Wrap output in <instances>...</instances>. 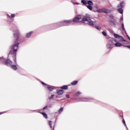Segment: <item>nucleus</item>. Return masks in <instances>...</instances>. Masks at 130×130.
Segmentation results:
<instances>
[{
  "label": "nucleus",
  "mask_w": 130,
  "mask_h": 130,
  "mask_svg": "<svg viewBox=\"0 0 130 130\" xmlns=\"http://www.w3.org/2000/svg\"><path fill=\"white\" fill-rule=\"evenodd\" d=\"M53 130H54V126L53 127Z\"/></svg>",
  "instance_id": "39"
},
{
  "label": "nucleus",
  "mask_w": 130,
  "mask_h": 130,
  "mask_svg": "<svg viewBox=\"0 0 130 130\" xmlns=\"http://www.w3.org/2000/svg\"><path fill=\"white\" fill-rule=\"evenodd\" d=\"M16 52H17V49H13L10 51V53H13V54H16Z\"/></svg>",
  "instance_id": "19"
},
{
  "label": "nucleus",
  "mask_w": 130,
  "mask_h": 130,
  "mask_svg": "<svg viewBox=\"0 0 130 130\" xmlns=\"http://www.w3.org/2000/svg\"><path fill=\"white\" fill-rule=\"evenodd\" d=\"M118 12H119V13H120V14H122L123 11L122 10V9H118Z\"/></svg>",
  "instance_id": "22"
},
{
  "label": "nucleus",
  "mask_w": 130,
  "mask_h": 130,
  "mask_svg": "<svg viewBox=\"0 0 130 130\" xmlns=\"http://www.w3.org/2000/svg\"><path fill=\"white\" fill-rule=\"evenodd\" d=\"M95 12H97V13H103V9H98L96 10L95 11H94Z\"/></svg>",
  "instance_id": "17"
},
{
  "label": "nucleus",
  "mask_w": 130,
  "mask_h": 130,
  "mask_svg": "<svg viewBox=\"0 0 130 130\" xmlns=\"http://www.w3.org/2000/svg\"><path fill=\"white\" fill-rule=\"evenodd\" d=\"M47 107H48V106H45V107H44L43 108V110H45V109H46V108H47Z\"/></svg>",
  "instance_id": "36"
},
{
  "label": "nucleus",
  "mask_w": 130,
  "mask_h": 130,
  "mask_svg": "<svg viewBox=\"0 0 130 130\" xmlns=\"http://www.w3.org/2000/svg\"><path fill=\"white\" fill-rule=\"evenodd\" d=\"M72 22H73V21L72 20H67L64 21V24H71Z\"/></svg>",
  "instance_id": "18"
},
{
  "label": "nucleus",
  "mask_w": 130,
  "mask_h": 130,
  "mask_svg": "<svg viewBox=\"0 0 130 130\" xmlns=\"http://www.w3.org/2000/svg\"><path fill=\"white\" fill-rule=\"evenodd\" d=\"M8 17H9V18H14V17H15V14H11V16L8 15Z\"/></svg>",
  "instance_id": "27"
},
{
  "label": "nucleus",
  "mask_w": 130,
  "mask_h": 130,
  "mask_svg": "<svg viewBox=\"0 0 130 130\" xmlns=\"http://www.w3.org/2000/svg\"><path fill=\"white\" fill-rule=\"evenodd\" d=\"M41 114L43 116V117L46 118V119H47V118H48V117L47 116V114H46V113H45V112H42L41 113Z\"/></svg>",
  "instance_id": "14"
},
{
  "label": "nucleus",
  "mask_w": 130,
  "mask_h": 130,
  "mask_svg": "<svg viewBox=\"0 0 130 130\" xmlns=\"http://www.w3.org/2000/svg\"><path fill=\"white\" fill-rule=\"evenodd\" d=\"M49 125H50V127L51 128H52V121H49Z\"/></svg>",
  "instance_id": "25"
},
{
  "label": "nucleus",
  "mask_w": 130,
  "mask_h": 130,
  "mask_svg": "<svg viewBox=\"0 0 130 130\" xmlns=\"http://www.w3.org/2000/svg\"><path fill=\"white\" fill-rule=\"evenodd\" d=\"M87 4H88V6H93V2H92V1H88L87 2Z\"/></svg>",
  "instance_id": "21"
},
{
  "label": "nucleus",
  "mask_w": 130,
  "mask_h": 130,
  "mask_svg": "<svg viewBox=\"0 0 130 130\" xmlns=\"http://www.w3.org/2000/svg\"><path fill=\"white\" fill-rule=\"evenodd\" d=\"M77 84H78V81L77 80L74 81L71 83V85L72 86H75V85H77Z\"/></svg>",
  "instance_id": "16"
},
{
  "label": "nucleus",
  "mask_w": 130,
  "mask_h": 130,
  "mask_svg": "<svg viewBox=\"0 0 130 130\" xmlns=\"http://www.w3.org/2000/svg\"><path fill=\"white\" fill-rule=\"evenodd\" d=\"M47 88H48L49 91H53V90H54V88H53V86H51L50 85H48Z\"/></svg>",
  "instance_id": "10"
},
{
  "label": "nucleus",
  "mask_w": 130,
  "mask_h": 130,
  "mask_svg": "<svg viewBox=\"0 0 130 130\" xmlns=\"http://www.w3.org/2000/svg\"><path fill=\"white\" fill-rule=\"evenodd\" d=\"M11 69H12L14 71H17V70H18V68H17V66L15 64H13V65L11 66Z\"/></svg>",
  "instance_id": "13"
},
{
  "label": "nucleus",
  "mask_w": 130,
  "mask_h": 130,
  "mask_svg": "<svg viewBox=\"0 0 130 130\" xmlns=\"http://www.w3.org/2000/svg\"><path fill=\"white\" fill-rule=\"evenodd\" d=\"M109 12V10L103 8V13H105V14H108Z\"/></svg>",
  "instance_id": "15"
},
{
  "label": "nucleus",
  "mask_w": 130,
  "mask_h": 130,
  "mask_svg": "<svg viewBox=\"0 0 130 130\" xmlns=\"http://www.w3.org/2000/svg\"><path fill=\"white\" fill-rule=\"evenodd\" d=\"M122 28L123 30H124V25H123V24H122Z\"/></svg>",
  "instance_id": "34"
},
{
  "label": "nucleus",
  "mask_w": 130,
  "mask_h": 130,
  "mask_svg": "<svg viewBox=\"0 0 130 130\" xmlns=\"http://www.w3.org/2000/svg\"><path fill=\"white\" fill-rule=\"evenodd\" d=\"M92 5H87V8L90 10V11H92L93 10V7L91 6Z\"/></svg>",
  "instance_id": "20"
},
{
  "label": "nucleus",
  "mask_w": 130,
  "mask_h": 130,
  "mask_svg": "<svg viewBox=\"0 0 130 130\" xmlns=\"http://www.w3.org/2000/svg\"><path fill=\"white\" fill-rule=\"evenodd\" d=\"M114 36L115 38H117V39H119V40H120V41H122V42H125V40H124V39H123V38H122V37H121L117 34H114Z\"/></svg>",
  "instance_id": "5"
},
{
  "label": "nucleus",
  "mask_w": 130,
  "mask_h": 130,
  "mask_svg": "<svg viewBox=\"0 0 130 130\" xmlns=\"http://www.w3.org/2000/svg\"><path fill=\"white\" fill-rule=\"evenodd\" d=\"M53 97H54V95L52 94L51 96L49 98V99H50V100H52V99H53Z\"/></svg>",
  "instance_id": "26"
},
{
  "label": "nucleus",
  "mask_w": 130,
  "mask_h": 130,
  "mask_svg": "<svg viewBox=\"0 0 130 130\" xmlns=\"http://www.w3.org/2000/svg\"><path fill=\"white\" fill-rule=\"evenodd\" d=\"M4 113H6V112H0V115L2 114H4Z\"/></svg>",
  "instance_id": "33"
},
{
  "label": "nucleus",
  "mask_w": 130,
  "mask_h": 130,
  "mask_svg": "<svg viewBox=\"0 0 130 130\" xmlns=\"http://www.w3.org/2000/svg\"><path fill=\"white\" fill-rule=\"evenodd\" d=\"M32 33L33 32L32 31H31L30 32L26 34V38H30V37H31V35H32Z\"/></svg>",
  "instance_id": "11"
},
{
  "label": "nucleus",
  "mask_w": 130,
  "mask_h": 130,
  "mask_svg": "<svg viewBox=\"0 0 130 130\" xmlns=\"http://www.w3.org/2000/svg\"><path fill=\"white\" fill-rule=\"evenodd\" d=\"M69 88V86L68 85H63V86L61 87V89L62 90H68Z\"/></svg>",
  "instance_id": "12"
},
{
  "label": "nucleus",
  "mask_w": 130,
  "mask_h": 130,
  "mask_svg": "<svg viewBox=\"0 0 130 130\" xmlns=\"http://www.w3.org/2000/svg\"><path fill=\"white\" fill-rule=\"evenodd\" d=\"M124 5H125V3L124 2H122L120 3V5L118 6V8H123L124 7Z\"/></svg>",
  "instance_id": "8"
},
{
  "label": "nucleus",
  "mask_w": 130,
  "mask_h": 130,
  "mask_svg": "<svg viewBox=\"0 0 130 130\" xmlns=\"http://www.w3.org/2000/svg\"><path fill=\"white\" fill-rule=\"evenodd\" d=\"M115 42H116V41L115 40Z\"/></svg>",
  "instance_id": "40"
},
{
  "label": "nucleus",
  "mask_w": 130,
  "mask_h": 130,
  "mask_svg": "<svg viewBox=\"0 0 130 130\" xmlns=\"http://www.w3.org/2000/svg\"><path fill=\"white\" fill-rule=\"evenodd\" d=\"M18 48H19V43H17L16 44L13 45L11 46L12 49H17Z\"/></svg>",
  "instance_id": "7"
},
{
  "label": "nucleus",
  "mask_w": 130,
  "mask_h": 130,
  "mask_svg": "<svg viewBox=\"0 0 130 130\" xmlns=\"http://www.w3.org/2000/svg\"><path fill=\"white\" fill-rule=\"evenodd\" d=\"M102 34L104 35V36H107V34L105 31H103Z\"/></svg>",
  "instance_id": "28"
},
{
  "label": "nucleus",
  "mask_w": 130,
  "mask_h": 130,
  "mask_svg": "<svg viewBox=\"0 0 130 130\" xmlns=\"http://www.w3.org/2000/svg\"><path fill=\"white\" fill-rule=\"evenodd\" d=\"M66 96L67 97V98H70V95L69 94H66Z\"/></svg>",
  "instance_id": "35"
},
{
  "label": "nucleus",
  "mask_w": 130,
  "mask_h": 130,
  "mask_svg": "<svg viewBox=\"0 0 130 130\" xmlns=\"http://www.w3.org/2000/svg\"><path fill=\"white\" fill-rule=\"evenodd\" d=\"M81 94V92L80 91H78L76 92V95H80Z\"/></svg>",
  "instance_id": "30"
},
{
  "label": "nucleus",
  "mask_w": 130,
  "mask_h": 130,
  "mask_svg": "<svg viewBox=\"0 0 130 130\" xmlns=\"http://www.w3.org/2000/svg\"><path fill=\"white\" fill-rule=\"evenodd\" d=\"M2 64H5V66H12L13 62L11 61L9 59H5L2 62Z\"/></svg>",
  "instance_id": "3"
},
{
  "label": "nucleus",
  "mask_w": 130,
  "mask_h": 130,
  "mask_svg": "<svg viewBox=\"0 0 130 130\" xmlns=\"http://www.w3.org/2000/svg\"><path fill=\"white\" fill-rule=\"evenodd\" d=\"M114 45L116 47H120V46H122V44L119 42L116 43Z\"/></svg>",
  "instance_id": "9"
},
{
  "label": "nucleus",
  "mask_w": 130,
  "mask_h": 130,
  "mask_svg": "<svg viewBox=\"0 0 130 130\" xmlns=\"http://www.w3.org/2000/svg\"><path fill=\"white\" fill-rule=\"evenodd\" d=\"M20 31H19L18 29L15 30L14 31L13 36L16 41H18L19 38H20Z\"/></svg>",
  "instance_id": "2"
},
{
  "label": "nucleus",
  "mask_w": 130,
  "mask_h": 130,
  "mask_svg": "<svg viewBox=\"0 0 130 130\" xmlns=\"http://www.w3.org/2000/svg\"><path fill=\"white\" fill-rule=\"evenodd\" d=\"M63 110V108H60V109L58 111L59 113H61Z\"/></svg>",
  "instance_id": "24"
},
{
  "label": "nucleus",
  "mask_w": 130,
  "mask_h": 130,
  "mask_svg": "<svg viewBox=\"0 0 130 130\" xmlns=\"http://www.w3.org/2000/svg\"><path fill=\"white\" fill-rule=\"evenodd\" d=\"M122 122L124 124V125H125L126 124H125V121L124 120V119L122 120Z\"/></svg>",
  "instance_id": "32"
},
{
  "label": "nucleus",
  "mask_w": 130,
  "mask_h": 130,
  "mask_svg": "<svg viewBox=\"0 0 130 130\" xmlns=\"http://www.w3.org/2000/svg\"><path fill=\"white\" fill-rule=\"evenodd\" d=\"M82 22L83 23H86L87 24H89V25H90V26H93V25L95 24V22L92 21L90 17H84L82 20Z\"/></svg>",
  "instance_id": "1"
},
{
  "label": "nucleus",
  "mask_w": 130,
  "mask_h": 130,
  "mask_svg": "<svg viewBox=\"0 0 130 130\" xmlns=\"http://www.w3.org/2000/svg\"><path fill=\"white\" fill-rule=\"evenodd\" d=\"M81 19H82V16H81V15H77L73 20V21L74 22V23H79L81 22Z\"/></svg>",
  "instance_id": "4"
},
{
  "label": "nucleus",
  "mask_w": 130,
  "mask_h": 130,
  "mask_svg": "<svg viewBox=\"0 0 130 130\" xmlns=\"http://www.w3.org/2000/svg\"><path fill=\"white\" fill-rule=\"evenodd\" d=\"M73 5H80L79 3H77L76 2H73Z\"/></svg>",
  "instance_id": "31"
},
{
  "label": "nucleus",
  "mask_w": 130,
  "mask_h": 130,
  "mask_svg": "<svg viewBox=\"0 0 130 130\" xmlns=\"http://www.w3.org/2000/svg\"><path fill=\"white\" fill-rule=\"evenodd\" d=\"M64 91L63 90H57L56 93L57 95L56 96V98H59V96H61V95L64 93Z\"/></svg>",
  "instance_id": "6"
},
{
  "label": "nucleus",
  "mask_w": 130,
  "mask_h": 130,
  "mask_svg": "<svg viewBox=\"0 0 130 130\" xmlns=\"http://www.w3.org/2000/svg\"><path fill=\"white\" fill-rule=\"evenodd\" d=\"M81 3H82V4H84V5H87L88 2H87V1L85 0H82L81 1Z\"/></svg>",
  "instance_id": "23"
},
{
  "label": "nucleus",
  "mask_w": 130,
  "mask_h": 130,
  "mask_svg": "<svg viewBox=\"0 0 130 130\" xmlns=\"http://www.w3.org/2000/svg\"><path fill=\"white\" fill-rule=\"evenodd\" d=\"M123 17H121V21H123Z\"/></svg>",
  "instance_id": "37"
},
{
  "label": "nucleus",
  "mask_w": 130,
  "mask_h": 130,
  "mask_svg": "<svg viewBox=\"0 0 130 130\" xmlns=\"http://www.w3.org/2000/svg\"><path fill=\"white\" fill-rule=\"evenodd\" d=\"M42 85H44V87H46V86H48V85L44 83V82H42Z\"/></svg>",
  "instance_id": "29"
},
{
  "label": "nucleus",
  "mask_w": 130,
  "mask_h": 130,
  "mask_svg": "<svg viewBox=\"0 0 130 130\" xmlns=\"http://www.w3.org/2000/svg\"><path fill=\"white\" fill-rule=\"evenodd\" d=\"M96 29H99V27L97 26Z\"/></svg>",
  "instance_id": "38"
}]
</instances>
